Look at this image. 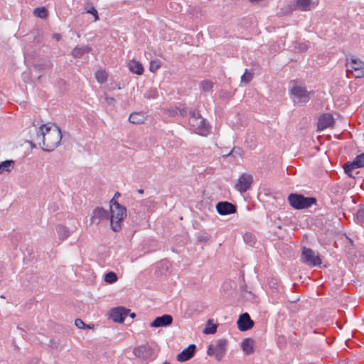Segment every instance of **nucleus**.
Returning <instances> with one entry per match:
<instances>
[{
  "label": "nucleus",
  "mask_w": 364,
  "mask_h": 364,
  "mask_svg": "<svg viewBox=\"0 0 364 364\" xmlns=\"http://www.w3.org/2000/svg\"><path fill=\"white\" fill-rule=\"evenodd\" d=\"M95 75L97 81L100 84L105 82L108 77L107 71L101 68L96 71Z\"/></svg>",
  "instance_id": "4be33fe9"
},
{
  "label": "nucleus",
  "mask_w": 364,
  "mask_h": 364,
  "mask_svg": "<svg viewBox=\"0 0 364 364\" xmlns=\"http://www.w3.org/2000/svg\"><path fill=\"white\" fill-rule=\"evenodd\" d=\"M216 210L221 215L232 214L237 210L235 205L228 201L218 203L216 205Z\"/></svg>",
  "instance_id": "ddd939ff"
},
{
  "label": "nucleus",
  "mask_w": 364,
  "mask_h": 364,
  "mask_svg": "<svg viewBox=\"0 0 364 364\" xmlns=\"http://www.w3.org/2000/svg\"><path fill=\"white\" fill-rule=\"evenodd\" d=\"M35 136L33 141L38 144L45 151H53L62 139V133L58 127L55 124H42L39 127L33 126Z\"/></svg>",
  "instance_id": "f257e3e1"
},
{
  "label": "nucleus",
  "mask_w": 364,
  "mask_h": 364,
  "mask_svg": "<svg viewBox=\"0 0 364 364\" xmlns=\"http://www.w3.org/2000/svg\"><path fill=\"white\" fill-rule=\"evenodd\" d=\"M352 162L357 168L364 166V154L357 156Z\"/></svg>",
  "instance_id": "cd10ccee"
},
{
  "label": "nucleus",
  "mask_w": 364,
  "mask_h": 364,
  "mask_svg": "<svg viewBox=\"0 0 364 364\" xmlns=\"http://www.w3.org/2000/svg\"><path fill=\"white\" fill-rule=\"evenodd\" d=\"M252 73L246 70L245 73L241 77V82L244 84H247L252 80Z\"/></svg>",
  "instance_id": "c756f323"
},
{
  "label": "nucleus",
  "mask_w": 364,
  "mask_h": 364,
  "mask_svg": "<svg viewBox=\"0 0 364 364\" xmlns=\"http://www.w3.org/2000/svg\"><path fill=\"white\" fill-rule=\"evenodd\" d=\"M14 168V161L13 160H6L0 163V174L5 172H11Z\"/></svg>",
  "instance_id": "6ab92c4d"
},
{
  "label": "nucleus",
  "mask_w": 364,
  "mask_h": 364,
  "mask_svg": "<svg viewBox=\"0 0 364 364\" xmlns=\"http://www.w3.org/2000/svg\"><path fill=\"white\" fill-rule=\"evenodd\" d=\"M117 276L114 272H109L105 275V281L108 284L117 282Z\"/></svg>",
  "instance_id": "a878e982"
},
{
  "label": "nucleus",
  "mask_w": 364,
  "mask_h": 364,
  "mask_svg": "<svg viewBox=\"0 0 364 364\" xmlns=\"http://www.w3.org/2000/svg\"><path fill=\"white\" fill-rule=\"evenodd\" d=\"M56 232L60 240H64L69 236V230L63 225H58L56 227Z\"/></svg>",
  "instance_id": "5701e85b"
},
{
  "label": "nucleus",
  "mask_w": 364,
  "mask_h": 364,
  "mask_svg": "<svg viewBox=\"0 0 364 364\" xmlns=\"http://www.w3.org/2000/svg\"><path fill=\"white\" fill-rule=\"evenodd\" d=\"M252 182L253 178L252 175L246 173H242L235 184V188L240 193H244L250 188Z\"/></svg>",
  "instance_id": "9d476101"
},
{
  "label": "nucleus",
  "mask_w": 364,
  "mask_h": 364,
  "mask_svg": "<svg viewBox=\"0 0 364 364\" xmlns=\"http://www.w3.org/2000/svg\"><path fill=\"white\" fill-rule=\"evenodd\" d=\"M92 17H94L95 21L100 19L97 11L94 7H92Z\"/></svg>",
  "instance_id": "79ce46f5"
},
{
  "label": "nucleus",
  "mask_w": 364,
  "mask_h": 364,
  "mask_svg": "<svg viewBox=\"0 0 364 364\" xmlns=\"http://www.w3.org/2000/svg\"><path fill=\"white\" fill-rule=\"evenodd\" d=\"M118 195H119V193H115L116 196H118Z\"/></svg>",
  "instance_id": "8fccbe9b"
},
{
  "label": "nucleus",
  "mask_w": 364,
  "mask_h": 364,
  "mask_svg": "<svg viewBox=\"0 0 364 364\" xmlns=\"http://www.w3.org/2000/svg\"><path fill=\"white\" fill-rule=\"evenodd\" d=\"M333 118L330 114H323L318 118V129L323 130L328 127H330L333 124Z\"/></svg>",
  "instance_id": "dca6fc26"
},
{
  "label": "nucleus",
  "mask_w": 364,
  "mask_h": 364,
  "mask_svg": "<svg viewBox=\"0 0 364 364\" xmlns=\"http://www.w3.org/2000/svg\"><path fill=\"white\" fill-rule=\"evenodd\" d=\"M129 316H130V317H132V318H134V317L136 316V314H135V313H131V314H129Z\"/></svg>",
  "instance_id": "a18cd8bd"
},
{
  "label": "nucleus",
  "mask_w": 364,
  "mask_h": 364,
  "mask_svg": "<svg viewBox=\"0 0 364 364\" xmlns=\"http://www.w3.org/2000/svg\"><path fill=\"white\" fill-rule=\"evenodd\" d=\"M319 4V0H292L288 5L282 8V15H288L294 11H310Z\"/></svg>",
  "instance_id": "7ed1b4c3"
},
{
  "label": "nucleus",
  "mask_w": 364,
  "mask_h": 364,
  "mask_svg": "<svg viewBox=\"0 0 364 364\" xmlns=\"http://www.w3.org/2000/svg\"><path fill=\"white\" fill-rule=\"evenodd\" d=\"M173 114H179L181 116H184L186 114V109L184 107H178L173 110Z\"/></svg>",
  "instance_id": "c9c22d12"
},
{
  "label": "nucleus",
  "mask_w": 364,
  "mask_h": 364,
  "mask_svg": "<svg viewBox=\"0 0 364 364\" xmlns=\"http://www.w3.org/2000/svg\"><path fill=\"white\" fill-rule=\"evenodd\" d=\"M51 67H52V63H50V61H46L43 63H38V64H36L34 65V68L38 71H41V70L48 69V68H50Z\"/></svg>",
  "instance_id": "c85d7f7f"
},
{
  "label": "nucleus",
  "mask_w": 364,
  "mask_h": 364,
  "mask_svg": "<svg viewBox=\"0 0 364 364\" xmlns=\"http://www.w3.org/2000/svg\"><path fill=\"white\" fill-rule=\"evenodd\" d=\"M301 260L304 263L311 267H315L321 264V259L315 252L310 248L304 247L301 252Z\"/></svg>",
  "instance_id": "1a4fd4ad"
},
{
  "label": "nucleus",
  "mask_w": 364,
  "mask_h": 364,
  "mask_svg": "<svg viewBox=\"0 0 364 364\" xmlns=\"http://www.w3.org/2000/svg\"><path fill=\"white\" fill-rule=\"evenodd\" d=\"M213 82L208 80H203L200 82V87L203 91H210L213 87Z\"/></svg>",
  "instance_id": "473e14b6"
},
{
  "label": "nucleus",
  "mask_w": 364,
  "mask_h": 364,
  "mask_svg": "<svg viewBox=\"0 0 364 364\" xmlns=\"http://www.w3.org/2000/svg\"><path fill=\"white\" fill-rule=\"evenodd\" d=\"M217 326L215 324L211 323L210 320L208 321L207 326L203 329V333L205 334H213L216 332Z\"/></svg>",
  "instance_id": "bb28decb"
},
{
  "label": "nucleus",
  "mask_w": 364,
  "mask_h": 364,
  "mask_svg": "<svg viewBox=\"0 0 364 364\" xmlns=\"http://www.w3.org/2000/svg\"><path fill=\"white\" fill-rule=\"evenodd\" d=\"M242 349L246 354L253 352V341L250 338L245 339L242 343Z\"/></svg>",
  "instance_id": "412c9836"
},
{
  "label": "nucleus",
  "mask_w": 364,
  "mask_h": 364,
  "mask_svg": "<svg viewBox=\"0 0 364 364\" xmlns=\"http://www.w3.org/2000/svg\"><path fill=\"white\" fill-rule=\"evenodd\" d=\"M118 195H119V193H115L116 196H118Z\"/></svg>",
  "instance_id": "09e8293b"
},
{
  "label": "nucleus",
  "mask_w": 364,
  "mask_h": 364,
  "mask_svg": "<svg viewBox=\"0 0 364 364\" xmlns=\"http://www.w3.org/2000/svg\"><path fill=\"white\" fill-rule=\"evenodd\" d=\"M299 49L301 51H306L308 49V45L306 43H301L299 45Z\"/></svg>",
  "instance_id": "37998d69"
},
{
  "label": "nucleus",
  "mask_w": 364,
  "mask_h": 364,
  "mask_svg": "<svg viewBox=\"0 0 364 364\" xmlns=\"http://www.w3.org/2000/svg\"><path fill=\"white\" fill-rule=\"evenodd\" d=\"M159 67L157 62L152 61L150 65V70L154 72Z\"/></svg>",
  "instance_id": "a19ab883"
},
{
  "label": "nucleus",
  "mask_w": 364,
  "mask_h": 364,
  "mask_svg": "<svg viewBox=\"0 0 364 364\" xmlns=\"http://www.w3.org/2000/svg\"><path fill=\"white\" fill-rule=\"evenodd\" d=\"M189 124L197 134L206 136L209 132L208 124L200 113L196 110L190 112Z\"/></svg>",
  "instance_id": "20e7f679"
},
{
  "label": "nucleus",
  "mask_w": 364,
  "mask_h": 364,
  "mask_svg": "<svg viewBox=\"0 0 364 364\" xmlns=\"http://www.w3.org/2000/svg\"><path fill=\"white\" fill-rule=\"evenodd\" d=\"M173 321V318L171 315L164 314L161 316L156 317L150 324L151 327H162L170 325Z\"/></svg>",
  "instance_id": "4468645a"
},
{
  "label": "nucleus",
  "mask_w": 364,
  "mask_h": 364,
  "mask_svg": "<svg viewBox=\"0 0 364 364\" xmlns=\"http://www.w3.org/2000/svg\"><path fill=\"white\" fill-rule=\"evenodd\" d=\"M244 240L247 244L252 245L254 242V237L250 233H246L244 235Z\"/></svg>",
  "instance_id": "e433bc0d"
},
{
  "label": "nucleus",
  "mask_w": 364,
  "mask_h": 364,
  "mask_svg": "<svg viewBox=\"0 0 364 364\" xmlns=\"http://www.w3.org/2000/svg\"><path fill=\"white\" fill-rule=\"evenodd\" d=\"M289 92L293 98L294 103L302 106L310 100V92L304 87L293 83L289 88Z\"/></svg>",
  "instance_id": "423d86ee"
},
{
  "label": "nucleus",
  "mask_w": 364,
  "mask_h": 364,
  "mask_svg": "<svg viewBox=\"0 0 364 364\" xmlns=\"http://www.w3.org/2000/svg\"><path fill=\"white\" fill-rule=\"evenodd\" d=\"M138 192H139V193H144V190H142V189H139V190L138 191Z\"/></svg>",
  "instance_id": "de8ad7c7"
},
{
  "label": "nucleus",
  "mask_w": 364,
  "mask_h": 364,
  "mask_svg": "<svg viewBox=\"0 0 364 364\" xmlns=\"http://www.w3.org/2000/svg\"><path fill=\"white\" fill-rule=\"evenodd\" d=\"M129 311V309L122 306H118L111 309L109 316L114 322L122 323Z\"/></svg>",
  "instance_id": "9b49d317"
},
{
  "label": "nucleus",
  "mask_w": 364,
  "mask_h": 364,
  "mask_svg": "<svg viewBox=\"0 0 364 364\" xmlns=\"http://www.w3.org/2000/svg\"><path fill=\"white\" fill-rule=\"evenodd\" d=\"M53 37L57 40V41H59L61 38L60 35V34H54Z\"/></svg>",
  "instance_id": "c03bdc74"
},
{
  "label": "nucleus",
  "mask_w": 364,
  "mask_h": 364,
  "mask_svg": "<svg viewBox=\"0 0 364 364\" xmlns=\"http://www.w3.org/2000/svg\"><path fill=\"white\" fill-rule=\"evenodd\" d=\"M145 119L144 114L142 112H134L129 115V120L133 124L143 123Z\"/></svg>",
  "instance_id": "aec40b11"
},
{
  "label": "nucleus",
  "mask_w": 364,
  "mask_h": 364,
  "mask_svg": "<svg viewBox=\"0 0 364 364\" xmlns=\"http://www.w3.org/2000/svg\"><path fill=\"white\" fill-rule=\"evenodd\" d=\"M133 353L136 356L140 357L142 353V347L135 348L133 350Z\"/></svg>",
  "instance_id": "ea45409f"
},
{
  "label": "nucleus",
  "mask_w": 364,
  "mask_h": 364,
  "mask_svg": "<svg viewBox=\"0 0 364 364\" xmlns=\"http://www.w3.org/2000/svg\"><path fill=\"white\" fill-rule=\"evenodd\" d=\"M196 348V347L194 344H191L188 348L178 354L177 360L184 362L190 360L194 355Z\"/></svg>",
  "instance_id": "2eb2a0df"
},
{
  "label": "nucleus",
  "mask_w": 364,
  "mask_h": 364,
  "mask_svg": "<svg viewBox=\"0 0 364 364\" xmlns=\"http://www.w3.org/2000/svg\"><path fill=\"white\" fill-rule=\"evenodd\" d=\"M129 70L137 75H141L144 73L143 65L138 61L132 60L129 63Z\"/></svg>",
  "instance_id": "a211bd4d"
},
{
  "label": "nucleus",
  "mask_w": 364,
  "mask_h": 364,
  "mask_svg": "<svg viewBox=\"0 0 364 364\" xmlns=\"http://www.w3.org/2000/svg\"><path fill=\"white\" fill-rule=\"evenodd\" d=\"M109 212L103 208L97 207L92 211V223L97 220L100 223L102 220H109Z\"/></svg>",
  "instance_id": "f3484780"
},
{
  "label": "nucleus",
  "mask_w": 364,
  "mask_h": 364,
  "mask_svg": "<svg viewBox=\"0 0 364 364\" xmlns=\"http://www.w3.org/2000/svg\"><path fill=\"white\" fill-rule=\"evenodd\" d=\"M118 195H119V193H115L116 196H118Z\"/></svg>",
  "instance_id": "3c124183"
},
{
  "label": "nucleus",
  "mask_w": 364,
  "mask_h": 364,
  "mask_svg": "<svg viewBox=\"0 0 364 364\" xmlns=\"http://www.w3.org/2000/svg\"><path fill=\"white\" fill-rule=\"evenodd\" d=\"M116 88H117L118 90H120L121 89V87L119 86V85H118L117 82H110L109 85H107V90L108 91H113Z\"/></svg>",
  "instance_id": "4c0bfd02"
},
{
  "label": "nucleus",
  "mask_w": 364,
  "mask_h": 364,
  "mask_svg": "<svg viewBox=\"0 0 364 364\" xmlns=\"http://www.w3.org/2000/svg\"><path fill=\"white\" fill-rule=\"evenodd\" d=\"M87 13L91 14V7L90 8H87Z\"/></svg>",
  "instance_id": "49530a36"
},
{
  "label": "nucleus",
  "mask_w": 364,
  "mask_h": 364,
  "mask_svg": "<svg viewBox=\"0 0 364 364\" xmlns=\"http://www.w3.org/2000/svg\"><path fill=\"white\" fill-rule=\"evenodd\" d=\"M347 73L353 74L355 77H364V63L363 61L351 57L346 59Z\"/></svg>",
  "instance_id": "6e6552de"
},
{
  "label": "nucleus",
  "mask_w": 364,
  "mask_h": 364,
  "mask_svg": "<svg viewBox=\"0 0 364 364\" xmlns=\"http://www.w3.org/2000/svg\"><path fill=\"white\" fill-rule=\"evenodd\" d=\"M127 216V208L112 198L110 201V228L114 232H119L122 228L123 220Z\"/></svg>",
  "instance_id": "f03ea898"
},
{
  "label": "nucleus",
  "mask_w": 364,
  "mask_h": 364,
  "mask_svg": "<svg viewBox=\"0 0 364 364\" xmlns=\"http://www.w3.org/2000/svg\"><path fill=\"white\" fill-rule=\"evenodd\" d=\"M356 220L357 223L363 224L364 223V207L360 208L356 213Z\"/></svg>",
  "instance_id": "2f4dec72"
},
{
  "label": "nucleus",
  "mask_w": 364,
  "mask_h": 364,
  "mask_svg": "<svg viewBox=\"0 0 364 364\" xmlns=\"http://www.w3.org/2000/svg\"><path fill=\"white\" fill-rule=\"evenodd\" d=\"M105 100L107 105H114V103H115V99L114 97L106 96Z\"/></svg>",
  "instance_id": "58836bf2"
},
{
  "label": "nucleus",
  "mask_w": 364,
  "mask_h": 364,
  "mask_svg": "<svg viewBox=\"0 0 364 364\" xmlns=\"http://www.w3.org/2000/svg\"><path fill=\"white\" fill-rule=\"evenodd\" d=\"M227 350V341L225 339H220L216 343L210 344L208 347L207 354L209 356H215L218 361L221 360L224 357Z\"/></svg>",
  "instance_id": "0eeeda50"
},
{
  "label": "nucleus",
  "mask_w": 364,
  "mask_h": 364,
  "mask_svg": "<svg viewBox=\"0 0 364 364\" xmlns=\"http://www.w3.org/2000/svg\"><path fill=\"white\" fill-rule=\"evenodd\" d=\"M237 324L241 331H245L253 327L254 321L247 313H244L239 316Z\"/></svg>",
  "instance_id": "f8f14e48"
},
{
  "label": "nucleus",
  "mask_w": 364,
  "mask_h": 364,
  "mask_svg": "<svg viewBox=\"0 0 364 364\" xmlns=\"http://www.w3.org/2000/svg\"><path fill=\"white\" fill-rule=\"evenodd\" d=\"M33 14L36 16L41 18H45L48 16V11L45 7L36 8L33 11Z\"/></svg>",
  "instance_id": "393cba45"
},
{
  "label": "nucleus",
  "mask_w": 364,
  "mask_h": 364,
  "mask_svg": "<svg viewBox=\"0 0 364 364\" xmlns=\"http://www.w3.org/2000/svg\"><path fill=\"white\" fill-rule=\"evenodd\" d=\"M144 97L147 99H155L158 97V92L156 89H150L144 94Z\"/></svg>",
  "instance_id": "72a5a7b5"
},
{
  "label": "nucleus",
  "mask_w": 364,
  "mask_h": 364,
  "mask_svg": "<svg viewBox=\"0 0 364 364\" xmlns=\"http://www.w3.org/2000/svg\"><path fill=\"white\" fill-rule=\"evenodd\" d=\"M288 201L291 207L300 210L316 204V199L314 197H304L303 195L298 193H291L288 196Z\"/></svg>",
  "instance_id": "39448f33"
},
{
  "label": "nucleus",
  "mask_w": 364,
  "mask_h": 364,
  "mask_svg": "<svg viewBox=\"0 0 364 364\" xmlns=\"http://www.w3.org/2000/svg\"><path fill=\"white\" fill-rule=\"evenodd\" d=\"M88 52H89L88 47H85V46H82V47H80V48L77 47L73 50L72 55L75 58H80L82 55L87 53Z\"/></svg>",
  "instance_id": "b1692460"
},
{
  "label": "nucleus",
  "mask_w": 364,
  "mask_h": 364,
  "mask_svg": "<svg viewBox=\"0 0 364 364\" xmlns=\"http://www.w3.org/2000/svg\"><path fill=\"white\" fill-rule=\"evenodd\" d=\"M163 364H169V363L167 362H164Z\"/></svg>",
  "instance_id": "603ef678"
},
{
  "label": "nucleus",
  "mask_w": 364,
  "mask_h": 364,
  "mask_svg": "<svg viewBox=\"0 0 364 364\" xmlns=\"http://www.w3.org/2000/svg\"><path fill=\"white\" fill-rule=\"evenodd\" d=\"M343 168H344L346 173L348 174V176L353 177L352 171L354 169L358 168L355 165H353V162H350L349 164H345L343 166Z\"/></svg>",
  "instance_id": "7c9ffc66"
},
{
  "label": "nucleus",
  "mask_w": 364,
  "mask_h": 364,
  "mask_svg": "<svg viewBox=\"0 0 364 364\" xmlns=\"http://www.w3.org/2000/svg\"><path fill=\"white\" fill-rule=\"evenodd\" d=\"M75 325L78 328H87V329H91V326L90 324H86L82 320H81L80 318H77L75 319Z\"/></svg>",
  "instance_id": "f704fd0d"
}]
</instances>
